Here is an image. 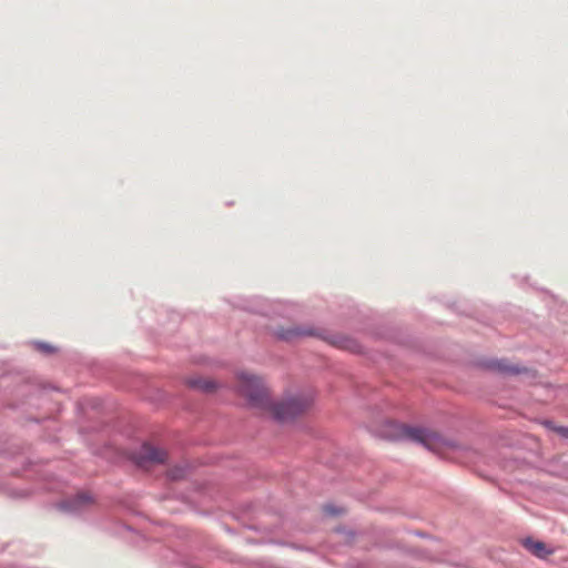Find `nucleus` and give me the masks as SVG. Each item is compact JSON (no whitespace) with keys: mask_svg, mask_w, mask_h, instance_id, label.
I'll list each match as a JSON object with an SVG mask.
<instances>
[{"mask_svg":"<svg viewBox=\"0 0 568 568\" xmlns=\"http://www.w3.org/2000/svg\"><path fill=\"white\" fill-rule=\"evenodd\" d=\"M239 392L246 397L252 408L267 412L280 423L293 420L312 403L307 397H290L285 400L273 402L263 381L247 373L239 374Z\"/></svg>","mask_w":568,"mask_h":568,"instance_id":"f257e3e1","label":"nucleus"},{"mask_svg":"<svg viewBox=\"0 0 568 568\" xmlns=\"http://www.w3.org/2000/svg\"><path fill=\"white\" fill-rule=\"evenodd\" d=\"M385 436L390 440H407L420 444L436 453H440L444 448L456 447L450 440L435 432L394 422L386 424Z\"/></svg>","mask_w":568,"mask_h":568,"instance_id":"f03ea898","label":"nucleus"},{"mask_svg":"<svg viewBox=\"0 0 568 568\" xmlns=\"http://www.w3.org/2000/svg\"><path fill=\"white\" fill-rule=\"evenodd\" d=\"M166 453L160 448H156L150 444H143L139 452L132 456L133 462L143 467L148 464H162L165 462Z\"/></svg>","mask_w":568,"mask_h":568,"instance_id":"7ed1b4c3","label":"nucleus"},{"mask_svg":"<svg viewBox=\"0 0 568 568\" xmlns=\"http://www.w3.org/2000/svg\"><path fill=\"white\" fill-rule=\"evenodd\" d=\"M92 505L93 498L87 493H80L62 500L58 507L67 514L77 515L89 509Z\"/></svg>","mask_w":568,"mask_h":568,"instance_id":"20e7f679","label":"nucleus"},{"mask_svg":"<svg viewBox=\"0 0 568 568\" xmlns=\"http://www.w3.org/2000/svg\"><path fill=\"white\" fill-rule=\"evenodd\" d=\"M274 336L284 342H295L306 336H320L317 331L312 327L292 326V327H277L273 332Z\"/></svg>","mask_w":568,"mask_h":568,"instance_id":"39448f33","label":"nucleus"},{"mask_svg":"<svg viewBox=\"0 0 568 568\" xmlns=\"http://www.w3.org/2000/svg\"><path fill=\"white\" fill-rule=\"evenodd\" d=\"M483 367L500 375H519L528 373L529 369L518 365H511L506 359L491 358L483 362Z\"/></svg>","mask_w":568,"mask_h":568,"instance_id":"423d86ee","label":"nucleus"},{"mask_svg":"<svg viewBox=\"0 0 568 568\" xmlns=\"http://www.w3.org/2000/svg\"><path fill=\"white\" fill-rule=\"evenodd\" d=\"M524 546L527 550H529L532 555H535L538 558H546L548 555L552 552V550L547 549L545 542L535 541L531 538L525 539Z\"/></svg>","mask_w":568,"mask_h":568,"instance_id":"0eeeda50","label":"nucleus"},{"mask_svg":"<svg viewBox=\"0 0 568 568\" xmlns=\"http://www.w3.org/2000/svg\"><path fill=\"white\" fill-rule=\"evenodd\" d=\"M187 385L191 388L199 389L203 393H212L216 388L215 382L211 379H204L201 377H192L187 379Z\"/></svg>","mask_w":568,"mask_h":568,"instance_id":"6e6552de","label":"nucleus"},{"mask_svg":"<svg viewBox=\"0 0 568 568\" xmlns=\"http://www.w3.org/2000/svg\"><path fill=\"white\" fill-rule=\"evenodd\" d=\"M184 475H185V468H183V467H176L169 471V476L173 480L181 479L184 477Z\"/></svg>","mask_w":568,"mask_h":568,"instance_id":"1a4fd4ad","label":"nucleus"},{"mask_svg":"<svg viewBox=\"0 0 568 568\" xmlns=\"http://www.w3.org/2000/svg\"><path fill=\"white\" fill-rule=\"evenodd\" d=\"M34 345H36L37 349H39L43 353L50 354V353L54 352V347L48 343L36 342Z\"/></svg>","mask_w":568,"mask_h":568,"instance_id":"9d476101","label":"nucleus"},{"mask_svg":"<svg viewBox=\"0 0 568 568\" xmlns=\"http://www.w3.org/2000/svg\"><path fill=\"white\" fill-rule=\"evenodd\" d=\"M324 513L329 516H336L342 514V510L333 505L324 506Z\"/></svg>","mask_w":568,"mask_h":568,"instance_id":"9b49d317","label":"nucleus"},{"mask_svg":"<svg viewBox=\"0 0 568 568\" xmlns=\"http://www.w3.org/2000/svg\"><path fill=\"white\" fill-rule=\"evenodd\" d=\"M341 346L344 347V348L351 349V351H356L357 349V344L354 341H351V339H345L343 342V345H341Z\"/></svg>","mask_w":568,"mask_h":568,"instance_id":"f8f14e48","label":"nucleus"},{"mask_svg":"<svg viewBox=\"0 0 568 568\" xmlns=\"http://www.w3.org/2000/svg\"><path fill=\"white\" fill-rule=\"evenodd\" d=\"M559 432L562 436L567 437L568 438V428H565V427H561L559 428Z\"/></svg>","mask_w":568,"mask_h":568,"instance_id":"ddd939ff","label":"nucleus"}]
</instances>
